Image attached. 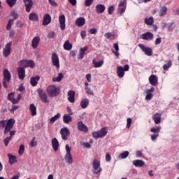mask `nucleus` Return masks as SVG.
<instances>
[{
    "instance_id": "412c9836",
    "label": "nucleus",
    "mask_w": 179,
    "mask_h": 179,
    "mask_svg": "<svg viewBox=\"0 0 179 179\" xmlns=\"http://www.w3.org/2000/svg\"><path fill=\"white\" fill-rule=\"evenodd\" d=\"M50 23H51V15H50V14H45L43 16L42 24L43 26H48Z\"/></svg>"
},
{
    "instance_id": "79ce46f5",
    "label": "nucleus",
    "mask_w": 179,
    "mask_h": 179,
    "mask_svg": "<svg viewBox=\"0 0 179 179\" xmlns=\"http://www.w3.org/2000/svg\"><path fill=\"white\" fill-rule=\"evenodd\" d=\"M8 159H9V163L10 164H13L14 163H15V162L17 160L16 156L12 155L10 154H8Z\"/></svg>"
},
{
    "instance_id": "423d86ee",
    "label": "nucleus",
    "mask_w": 179,
    "mask_h": 179,
    "mask_svg": "<svg viewBox=\"0 0 179 179\" xmlns=\"http://www.w3.org/2000/svg\"><path fill=\"white\" fill-rule=\"evenodd\" d=\"M129 71V65L125 64L124 68L122 66L117 67V75L119 78H124L125 75V72H128Z\"/></svg>"
},
{
    "instance_id": "49530a36",
    "label": "nucleus",
    "mask_w": 179,
    "mask_h": 179,
    "mask_svg": "<svg viewBox=\"0 0 179 179\" xmlns=\"http://www.w3.org/2000/svg\"><path fill=\"white\" fill-rule=\"evenodd\" d=\"M8 120H1L0 121V129H3V128H6V125H8Z\"/></svg>"
},
{
    "instance_id": "6e6d98bb",
    "label": "nucleus",
    "mask_w": 179,
    "mask_h": 179,
    "mask_svg": "<svg viewBox=\"0 0 179 179\" xmlns=\"http://www.w3.org/2000/svg\"><path fill=\"white\" fill-rule=\"evenodd\" d=\"M108 12L109 15H113L114 13V6H110L108 8Z\"/></svg>"
},
{
    "instance_id": "6e6552de",
    "label": "nucleus",
    "mask_w": 179,
    "mask_h": 179,
    "mask_svg": "<svg viewBox=\"0 0 179 179\" xmlns=\"http://www.w3.org/2000/svg\"><path fill=\"white\" fill-rule=\"evenodd\" d=\"M100 166H101L100 161L97 160L96 159H94L93 161V168H94L93 173L94 174H100V173L103 171V169H101V167H100Z\"/></svg>"
},
{
    "instance_id": "7ed1b4c3",
    "label": "nucleus",
    "mask_w": 179,
    "mask_h": 179,
    "mask_svg": "<svg viewBox=\"0 0 179 179\" xmlns=\"http://www.w3.org/2000/svg\"><path fill=\"white\" fill-rule=\"evenodd\" d=\"M3 86L5 89H8V83L10 82V79H12V74H10V71L8 69H6L3 71Z\"/></svg>"
},
{
    "instance_id": "c03bdc74",
    "label": "nucleus",
    "mask_w": 179,
    "mask_h": 179,
    "mask_svg": "<svg viewBox=\"0 0 179 179\" xmlns=\"http://www.w3.org/2000/svg\"><path fill=\"white\" fill-rule=\"evenodd\" d=\"M64 78V74L62 73H59L57 77L53 78V82H61L62 78Z\"/></svg>"
},
{
    "instance_id": "4d7b16f0",
    "label": "nucleus",
    "mask_w": 179,
    "mask_h": 179,
    "mask_svg": "<svg viewBox=\"0 0 179 179\" xmlns=\"http://www.w3.org/2000/svg\"><path fill=\"white\" fill-rule=\"evenodd\" d=\"M94 0H85V6H91L93 3Z\"/></svg>"
},
{
    "instance_id": "b1692460",
    "label": "nucleus",
    "mask_w": 179,
    "mask_h": 179,
    "mask_svg": "<svg viewBox=\"0 0 179 179\" xmlns=\"http://www.w3.org/2000/svg\"><path fill=\"white\" fill-rule=\"evenodd\" d=\"M85 23H86V20L83 17L77 18L76 21V26H78V27H82V26H85Z\"/></svg>"
},
{
    "instance_id": "bf43d9fd",
    "label": "nucleus",
    "mask_w": 179,
    "mask_h": 179,
    "mask_svg": "<svg viewBox=\"0 0 179 179\" xmlns=\"http://www.w3.org/2000/svg\"><path fill=\"white\" fill-rule=\"evenodd\" d=\"M90 34H97V29L92 28L89 31Z\"/></svg>"
},
{
    "instance_id": "1a4fd4ad",
    "label": "nucleus",
    "mask_w": 179,
    "mask_h": 179,
    "mask_svg": "<svg viewBox=\"0 0 179 179\" xmlns=\"http://www.w3.org/2000/svg\"><path fill=\"white\" fill-rule=\"evenodd\" d=\"M38 94L41 101H43V103H50V101H48V97L47 96V94L45 93V92L43 90V89L38 88Z\"/></svg>"
},
{
    "instance_id": "a18cd8bd",
    "label": "nucleus",
    "mask_w": 179,
    "mask_h": 179,
    "mask_svg": "<svg viewBox=\"0 0 179 179\" xmlns=\"http://www.w3.org/2000/svg\"><path fill=\"white\" fill-rule=\"evenodd\" d=\"M162 129V127L159 126L157 127H153L150 129V132H152V134H158L160 132V130Z\"/></svg>"
},
{
    "instance_id": "f257e3e1",
    "label": "nucleus",
    "mask_w": 179,
    "mask_h": 179,
    "mask_svg": "<svg viewBox=\"0 0 179 179\" xmlns=\"http://www.w3.org/2000/svg\"><path fill=\"white\" fill-rule=\"evenodd\" d=\"M15 125V120L13 118H10L5 127V129L3 131L4 135H8L9 134L10 136H7L6 138L3 139V143L5 146H8L9 145V143L10 142V140L12 139L13 136H15V134H16V131H12V129L13 128V126Z\"/></svg>"
},
{
    "instance_id": "e2e57ef3",
    "label": "nucleus",
    "mask_w": 179,
    "mask_h": 179,
    "mask_svg": "<svg viewBox=\"0 0 179 179\" xmlns=\"http://www.w3.org/2000/svg\"><path fill=\"white\" fill-rule=\"evenodd\" d=\"M80 36L81 38H83V40H85V38H86V31H81Z\"/></svg>"
},
{
    "instance_id": "09e8293b",
    "label": "nucleus",
    "mask_w": 179,
    "mask_h": 179,
    "mask_svg": "<svg viewBox=\"0 0 179 179\" xmlns=\"http://www.w3.org/2000/svg\"><path fill=\"white\" fill-rule=\"evenodd\" d=\"M85 90H86L87 94L90 96H94V92H93V90L89 88V87H85Z\"/></svg>"
},
{
    "instance_id": "20e7f679",
    "label": "nucleus",
    "mask_w": 179,
    "mask_h": 179,
    "mask_svg": "<svg viewBox=\"0 0 179 179\" xmlns=\"http://www.w3.org/2000/svg\"><path fill=\"white\" fill-rule=\"evenodd\" d=\"M108 131L106 127L101 129L99 131H94L92 133L94 139H99V138H104L107 135Z\"/></svg>"
},
{
    "instance_id": "864d4df0",
    "label": "nucleus",
    "mask_w": 179,
    "mask_h": 179,
    "mask_svg": "<svg viewBox=\"0 0 179 179\" xmlns=\"http://www.w3.org/2000/svg\"><path fill=\"white\" fill-rule=\"evenodd\" d=\"M132 124V119L131 117L127 118V128L129 129L131 128V124Z\"/></svg>"
},
{
    "instance_id": "37998d69",
    "label": "nucleus",
    "mask_w": 179,
    "mask_h": 179,
    "mask_svg": "<svg viewBox=\"0 0 179 179\" xmlns=\"http://www.w3.org/2000/svg\"><path fill=\"white\" fill-rule=\"evenodd\" d=\"M60 117H61V114L57 113L56 115H55L50 118V123L54 124V122H55V121H57V120H59Z\"/></svg>"
},
{
    "instance_id": "ea45409f",
    "label": "nucleus",
    "mask_w": 179,
    "mask_h": 179,
    "mask_svg": "<svg viewBox=\"0 0 179 179\" xmlns=\"http://www.w3.org/2000/svg\"><path fill=\"white\" fill-rule=\"evenodd\" d=\"M173 65V62L171 60H169L166 62V64H164L163 69L164 71H169V68H171V66Z\"/></svg>"
},
{
    "instance_id": "7c9ffc66",
    "label": "nucleus",
    "mask_w": 179,
    "mask_h": 179,
    "mask_svg": "<svg viewBox=\"0 0 179 179\" xmlns=\"http://www.w3.org/2000/svg\"><path fill=\"white\" fill-rule=\"evenodd\" d=\"M106 10V6L103 4H98L96 6V13H104Z\"/></svg>"
},
{
    "instance_id": "c756f323",
    "label": "nucleus",
    "mask_w": 179,
    "mask_h": 179,
    "mask_svg": "<svg viewBox=\"0 0 179 179\" xmlns=\"http://www.w3.org/2000/svg\"><path fill=\"white\" fill-rule=\"evenodd\" d=\"M133 164L135 167H143L145 166V162L142 159H136L133 161Z\"/></svg>"
},
{
    "instance_id": "39448f33",
    "label": "nucleus",
    "mask_w": 179,
    "mask_h": 179,
    "mask_svg": "<svg viewBox=\"0 0 179 179\" xmlns=\"http://www.w3.org/2000/svg\"><path fill=\"white\" fill-rule=\"evenodd\" d=\"M65 149L66 152V154L64 157L66 163L68 164H72V163H73V158H72V154H71V148L69 147V145L66 144Z\"/></svg>"
},
{
    "instance_id": "69168bd1",
    "label": "nucleus",
    "mask_w": 179,
    "mask_h": 179,
    "mask_svg": "<svg viewBox=\"0 0 179 179\" xmlns=\"http://www.w3.org/2000/svg\"><path fill=\"white\" fill-rule=\"evenodd\" d=\"M157 138H159L158 134L151 135L152 141H156L157 139Z\"/></svg>"
},
{
    "instance_id": "8fccbe9b",
    "label": "nucleus",
    "mask_w": 179,
    "mask_h": 179,
    "mask_svg": "<svg viewBox=\"0 0 179 179\" xmlns=\"http://www.w3.org/2000/svg\"><path fill=\"white\" fill-rule=\"evenodd\" d=\"M13 22H15V20H9L8 24L6 26V30H10V29H12V24H13Z\"/></svg>"
},
{
    "instance_id": "393cba45",
    "label": "nucleus",
    "mask_w": 179,
    "mask_h": 179,
    "mask_svg": "<svg viewBox=\"0 0 179 179\" xmlns=\"http://www.w3.org/2000/svg\"><path fill=\"white\" fill-rule=\"evenodd\" d=\"M52 146L55 152H57V150H58V148H59V142L58 141V139H57V138H54L52 140Z\"/></svg>"
},
{
    "instance_id": "5fc2aeb1",
    "label": "nucleus",
    "mask_w": 179,
    "mask_h": 179,
    "mask_svg": "<svg viewBox=\"0 0 179 179\" xmlns=\"http://www.w3.org/2000/svg\"><path fill=\"white\" fill-rule=\"evenodd\" d=\"M11 16L14 17V20H16V19H19V14H17L16 11L11 12Z\"/></svg>"
},
{
    "instance_id": "774afa93",
    "label": "nucleus",
    "mask_w": 179,
    "mask_h": 179,
    "mask_svg": "<svg viewBox=\"0 0 179 179\" xmlns=\"http://www.w3.org/2000/svg\"><path fill=\"white\" fill-rule=\"evenodd\" d=\"M106 162H111V155L110 154L106 155Z\"/></svg>"
},
{
    "instance_id": "c9c22d12",
    "label": "nucleus",
    "mask_w": 179,
    "mask_h": 179,
    "mask_svg": "<svg viewBox=\"0 0 179 179\" xmlns=\"http://www.w3.org/2000/svg\"><path fill=\"white\" fill-rule=\"evenodd\" d=\"M63 122L64 124H69V122H72V117H71V115H64L63 116Z\"/></svg>"
},
{
    "instance_id": "c85d7f7f",
    "label": "nucleus",
    "mask_w": 179,
    "mask_h": 179,
    "mask_svg": "<svg viewBox=\"0 0 179 179\" xmlns=\"http://www.w3.org/2000/svg\"><path fill=\"white\" fill-rule=\"evenodd\" d=\"M38 80H40V76H36L35 77H31L30 79V83L31 86H37L38 83Z\"/></svg>"
},
{
    "instance_id": "680f3d73",
    "label": "nucleus",
    "mask_w": 179,
    "mask_h": 179,
    "mask_svg": "<svg viewBox=\"0 0 179 179\" xmlns=\"http://www.w3.org/2000/svg\"><path fill=\"white\" fill-rule=\"evenodd\" d=\"M49 3L52 5V6H58V4L55 1V0H49Z\"/></svg>"
},
{
    "instance_id": "0eeeda50",
    "label": "nucleus",
    "mask_w": 179,
    "mask_h": 179,
    "mask_svg": "<svg viewBox=\"0 0 179 179\" xmlns=\"http://www.w3.org/2000/svg\"><path fill=\"white\" fill-rule=\"evenodd\" d=\"M138 47L148 57H152V55H153V50H152V48L146 47L142 43L138 44Z\"/></svg>"
},
{
    "instance_id": "de8ad7c7",
    "label": "nucleus",
    "mask_w": 179,
    "mask_h": 179,
    "mask_svg": "<svg viewBox=\"0 0 179 179\" xmlns=\"http://www.w3.org/2000/svg\"><path fill=\"white\" fill-rule=\"evenodd\" d=\"M129 156V152L124 151L119 155L120 159H127Z\"/></svg>"
},
{
    "instance_id": "9b49d317",
    "label": "nucleus",
    "mask_w": 179,
    "mask_h": 179,
    "mask_svg": "<svg viewBox=\"0 0 179 179\" xmlns=\"http://www.w3.org/2000/svg\"><path fill=\"white\" fill-rule=\"evenodd\" d=\"M127 10V0L120 1L118 5L117 12L120 13V16L125 12Z\"/></svg>"
},
{
    "instance_id": "bb28decb",
    "label": "nucleus",
    "mask_w": 179,
    "mask_h": 179,
    "mask_svg": "<svg viewBox=\"0 0 179 179\" xmlns=\"http://www.w3.org/2000/svg\"><path fill=\"white\" fill-rule=\"evenodd\" d=\"M68 100L70 103H75V91L70 90L68 92Z\"/></svg>"
},
{
    "instance_id": "2eb2a0df",
    "label": "nucleus",
    "mask_w": 179,
    "mask_h": 179,
    "mask_svg": "<svg viewBox=\"0 0 179 179\" xmlns=\"http://www.w3.org/2000/svg\"><path fill=\"white\" fill-rule=\"evenodd\" d=\"M154 37L155 35H153L152 32L149 31L141 35V38L143 40H145L146 41H151V40H153Z\"/></svg>"
},
{
    "instance_id": "58836bf2",
    "label": "nucleus",
    "mask_w": 179,
    "mask_h": 179,
    "mask_svg": "<svg viewBox=\"0 0 179 179\" xmlns=\"http://www.w3.org/2000/svg\"><path fill=\"white\" fill-rule=\"evenodd\" d=\"M64 48L66 51H71L72 50V44L69 43V41H66L64 44Z\"/></svg>"
},
{
    "instance_id": "cd10ccee",
    "label": "nucleus",
    "mask_w": 179,
    "mask_h": 179,
    "mask_svg": "<svg viewBox=\"0 0 179 179\" xmlns=\"http://www.w3.org/2000/svg\"><path fill=\"white\" fill-rule=\"evenodd\" d=\"M149 82L150 83V85H152V86H156V85H157V77L155 75H151L149 77Z\"/></svg>"
},
{
    "instance_id": "dca6fc26",
    "label": "nucleus",
    "mask_w": 179,
    "mask_h": 179,
    "mask_svg": "<svg viewBox=\"0 0 179 179\" xmlns=\"http://www.w3.org/2000/svg\"><path fill=\"white\" fill-rule=\"evenodd\" d=\"M77 128L78 131H81V132H87L89 131V128L83 124V122H78L77 123Z\"/></svg>"
},
{
    "instance_id": "a19ab883",
    "label": "nucleus",
    "mask_w": 179,
    "mask_h": 179,
    "mask_svg": "<svg viewBox=\"0 0 179 179\" xmlns=\"http://www.w3.org/2000/svg\"><path fill=\"white\" fill-rule=\"evenodd\" d=\"M167 10L168 9L166 6H162L159 10V16H166Z\"/></svg>"
},
{
    "instance_id": "ddd939ff",
    "label": "nucleus",
    "mask_w": 179,
    "mask_h": 179,
    "mask_svg": "<svg viewBox=\"0 0 179 179\" xmlns=\"http://www.w3.org/2000/svg\"><path fill=\"white\" fill-rule=\"evenodd\" d=\"M52 63L54 66H56V68H57V69H59V57L56 52H53L52 54Z\"/></svg>"
},
{
    "instance_id": "f03ea898",
    "label": "nucleus",
    "mask_w": 179,
    "mask_h": 179,
    "mask_svg": "<svg viewBox=\"0 0 179 179\" xmlns=\"http://www.w3.org/2000/svg\"><path fill=\"white\" fill-rule=\"evenodd\" d=\"M46 93L49 97H57L61 93V87L54 85H49L46 88Z\"/></svg>"
},
{
    "instance_id": "052dcab7",
    "label": "nucleus",
    "mask_w": 179,
    "mask_h": 179,
    "mask_svg": "<svg viewBox=\"0 0 179 179\" xmlns=\"http://www.w3.org/2000/svg\"><path fill=\"white\" fill-rule=\"evenodd\" d=\"M55 36V31L50 32L48 34V38H54Z\"/></svg>"
},
{
    "instance_id": "2f4dec72",
    "label": "nucleus",
    "mask_w": 179,
    "mask_h": 179,
    "mask_svg": "<svg viewBox=\"0 0 179 179\" xmlns=\"http://www.w3.org/2000/svg\"><path fill=\"white\" fill-rule=\"evenodd\" d=\"M88 47L85 46L84 48H81L80 49V52H79V55H78V59H83V58L85 57V52L87 51Z\"/></svg>"
},
{
    "instance_id": "a211bd4d",
    "label": "nucleus",
    "mask_w": 179,
    "mask_h": 179,
    "mask_svg": "<svg viewBox=\"0 0 179 179\" xmlns=\"http://www.w3.org/2000/svg\"><path fill=\"white\" fill-rule=\"evenodd\" d=\"M18 77L20 80H23L26 76V71L23 67H19L17 69Z\"/></svg>"
},
{
    "instance_id": "a878e982",
    "label": "nucleus",
    "mask_w": 179,
    "mask_h": 179,
    "mask_svg": "<svg viewBox=\"0 0 179 179\" xmlns=\"http://www.w3.org/2000/svg\"><path fill=\"white\" fill-rule=\"evenodd\" d=\"M29 111L31 112V115H32V117L37 115V107H36L34 103L30 104Z\"/></svg>"
},
{
    "instance_id": "aec40b11",
    "label": "nucleus",
    "mask_w": 179,
    "mask_h": 179,
    "mask_svg": "<svg viewBox=\"0 0 179 179\" xmlns=\"http://www.w3.org/2000/svg\"><path fill=\"white\" fill-rule=\"evenodd\" d=\"M65 20H66L65 15H62L59 17V22L61 30L65 29V27H66Z\"/></svg>"
},
{
    "instance_id": "f8f14e48",
    "label": "nucleus",
    "mask_w": 179,
    "mask_h": 179,
    "mask_svg": "<svg viewBox=\"0 0 179 179\" xmlns=\"http://www.w3.org/2000/svg\"><path fill=\"white\" fill-rule=\"evenodd\" d=\"M60 134L62 135V139H63V141H68V138H69V135H71V131H69L68 128L64 127L61 129Z\"/></svg>"
},
{
    "instance_id": "9d476101",
    "label": "nucleus",
    "mask_w": 179,
    "mask_h": 179,
    "mask_svg": "<svg viewBox=\"0 0 179 179\" xmlns=\"http://www.w3.org/2000/svg\"><path fill=\"white\" fill-rule=\"evenodd\" d=\"M12 46V42H8L3 50V55L5 58H8L9 55H10V51L12 50V48H10Z\"/></svg>"
},
{
    "instance_id": "4468645a",
    "label": "nucleus",
    "mask_w": 179,
    "mask_h": 179,
    "mask_svg": "<svg viewBox=\"0 0 179 179\" xmlns=\"http://www.w3.org/2000/svg\"><path fill=\"white\" fill-rule=\"evenodd\" d=\"M25 6V10L27 13H30V10H31V8H33V0H23Z\"/></svg>"
},
{
    "instance_id": "3c124183",
    "label": "nucleus",
    "mask_w": 179,
    "mask_h": 179,
    "mask_svg": "<svg viewBox=\"0 0 179 179\" xmlns=\"http://www.w3.org/2000/svg\"><path fill=\"white\" fill-rule=\"evenodd\" d=\"M17 1V0H6V2L8 5L10 6V8H12V6H15V5H16Z\"/></svg>"
},
{
    "instance_id": "0e129e2a",
    "label": "nucleus",
    "mask_w": 179,
    "mask_h": 179,
    "mask_svg": "<svg viewBox=\"0 0 179 179\" xmlns=\"http://www.w3.org/2000/svg\"><path fill=\"white\" fill-rule=\"evenodd\" d=\"M19 109V106H13L12 108L10 109V113H15V111H16V110Z\"/></svg>"
},
{
    "instance_id": "473e14b6",
    "label": "nucleus",
    "mask_w": 179,
    "mask_h": 179,
    "mask_svg": "<svg viewBox=\"0 0 179 179\" xmlns=\"http://www.w3.org/2000/svg\"><path fill=\"white\" fill-rule=\"evenodd\" d=\"M15 97V93L10 92L8 94V100L9 101H11L13 104H17V101H16V99Z\"/></svg>"
},
{
    "instance_id": "13d9d810",
    "label": "nucleus",
    "mask_w": 179,
    "mask_h": 179,
    "mask_svg": "<svg viewBox=\"0 0 179 179\" xmlns=\"http://www.w3.org/2000/svg\"><path fill=\"white\" fill-rule=\"evenodd\" d=\"M35 140H36V138L34 137L32 141H31V148H34V146H37V141H34Z\"/></svg>"
},
{
    "instance_id": "4c0bfd02",
    "label": "nucleus",
    "mask_w": 179,
    "mask_h": 179,
    "mask_svg": "<svg viewBox=\"0 0 179 179\" xmlns=\"http://www.w3.org/2000/svg\"><path fill=\"white\" fill-rule=\"evenodd\" d=\"M92 64H94V68H100L103 65V64H104V62L103 60H101L97 62L96 59H93Z\"/></svg>"
},
{
    "instance_id": "72a5a7b5",
    "label": "nucleus",
    "mask_w": 179,
    "mask_h": 179,
    "mask_svg": "<svg viewBox=\"0 0 179 179\" xmlns=\"http://www.w3.org/2000/svg\"><path fill=\"white\" fill-rule=\"evenodd\" d=\"M144 23L148 24V26H152L155 23V19L153 17H150L149 18L146 17L144 20Z\"/></svg>"
},
{
    "instance_id": "f704fd0d",
    "label": "nucleus",
    "mask_w": 179,
    "mask_h": 179,
    "mask_svg": "<svg viewBox=\"0 0 179 179\" xmlns=\"http://www.w3.org/2000/svg\"><path fill=\"white\" fill-rule=\"evenodd\" d=\"M29 19L33 22H37L38 20V15L36 13H31L29 15Z\"/></svg>"
},
{
    "instance_id": "4be33fe9",
    "label": "nucleus",
    "mask_w": 179,
    "mask_h": 179,
    "mask_svg": "<svg viewBox=\"0 0 179 179\" xmlns=\"http://www.w3.org/2000/svg\"><path fill=\"white\" fill-rule=\"evenodd\" d=\"M153 92H155V87H153L146 90L145 93L147 95L145 96V100H152L153 99V94H152Z\"/></svg>"
},
{
    "instance_id": "e433bc0d",
    "label": "nucleus",
    "mask_w": 179,
    "mask_h": 179,
    "mask_svg": "<svg viewBox=\"0 0 179 179\" xmlns=\"http://www.w3.org/2000/svg\"><path fill=\"white\" fill-rule=\"evenodd\" d=\"M80 106H81L82 108H87V106H89V99L87 98L83 99L80 101Z\"/></svg>"
},
{
    "instance_id": "6ab92c4d",
    "label": "nucleus",
    "mask_w": 179,
    "mask_h": 179,
    "mask_svg": "<svg viewBox=\"0 0 179 179\" xmlns=\"http://www.w3.org/2000/svg\"><path fill=\"white\" fill-rule=\"evenodd\" d=\"M38 44H40V36H35L31 41V47L34 50H36L37 47H38Z\"/></svg>"
},
{
    "instance_id": "5701e85b",
    "label": "nucleus",
    "mask_w": 179,
    "mask_h": 179,
    "mask_svg": "<svg viewBox=\"0 0 179 179\" xmlns=\"http://www.w3.org/2000/svg\"><path fill=\"white\" fill-rule=\"evenodd\" d=\"M155 124H159L162 122V113H157L152 116Z\"/></svg>"
},
{
    "instance_id": "338daca9",
    "label": "nucleus",
    "mask_w": 179,
    "mask_h": 179,
    "mask_svg": "<svg viewBox=\"0 0 179 179\" xmlns=\"http://www.w3.org/2000/svg\"><path fill=\"white\" fill-rule=\"evenodd\" d=\"M162 43V38H157L156 40H155V45H159V44H160Z\"/></svg>"
},
{
    "instance_id": "603ef678",
    "label": "nucleus",
    "mask_w": 179,
    "mask_h": 179,
    "mask_svg": "<svg viewBox=\"0 0 179 179\" xmlns=\"http://www.w3.org/2000/svg\"><path fill=\"white\" fill-rule=\"evenodd\" d=\"M18 153H19L20 156H22V155H23V153H24V145H21L20 146Z\"/></svg>"
},
{
    "instance_id": "f3484780",
    "label": "nucleus",
    "mask_w": 179,
    "mask_h": 179,
    "mask_svg": "<svg viewBox=\"0 0 179 179\" xmlns=\"http://www.w3.org/2000/svg\"><path fill=\"white\" fill-rule=\"evenodd\" d=\"M20 64H25V68H34L35 64L33 60H21Z\"/></svg>"
}]
</instances>
